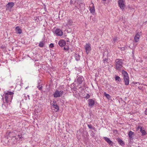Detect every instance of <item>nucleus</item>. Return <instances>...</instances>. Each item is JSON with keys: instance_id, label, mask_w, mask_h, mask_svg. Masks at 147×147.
Returning <instances> with one entry per match:
<instances>
[{"instance_id": "nucleus-1", "label": "nucleus", "mask_w": 147, "mask_h": 147, "mask_svg": "<svg viewBox=\"0 0 147 147\" xmlns=\"http://www.w3.org/2000/svg\"><path fill=\"white\" fill-rule=\"evenodd\" d=\"M13 93L11 92H9L5 95V100L7 103L11 102L13 97Z\"/></svg>"}, {"instance_id": "nucleus-2", "label": "nucleus", "mask_w": 147, "mask_h": 147, "mask_svg": "<svg viewBox=\"0 0 147 147\" xmlns=\"http://www.w3.org/2000/svg\"><path fill=\"white\" fill-rule=\"evenodd\" d=\"M116 69L118 71L121 70L123 67V61L122 59H117L115 61Z\"/></svg>"}, {"instance_id": "nucleus-3", "label": "nucleus", "mask_w": 147, "mask_h": 147, "mask_svg": "<svg viewBox=\"0 0 147 147\" xmlns=\"http://www.w3.org/2000/svg\"><path fill=\"white\" fill-rule=\"evenodd\" d=\"M119 6L122 10H123L125 7V0H118Z\"/></svg>"}, {"instance_id": "nucleus-4", "label": "nucleus", "mask_w": 147, "mask_h": 147, "mask_svg": "<svg viewBox=\"0 0 147 147\" xmlns=\"http://www.w3.org/2000/svg\"><path fill=\"white\" fill-rule=\"evenodd\" d=\"M65 23H63L64 26L66 28H68L69 25L71 26L72 25L73 22L72 20L69 18H67L66 19V21H65Z\"/></svg>"}, {"instance_id": "nucleus-5", "label": "nucleus", "mask_w": 147, "mask_h": 147, "mask_svg": "<svg viewBox=\"0 0 147 147\" xmlns=\"http://www.w3.org/2000/svg\"><path fill=\"white\" fill-rule=\"evenodd\" d=\"M63 92L62 91L57 90L53 94V96L55 98H57L61 96L63 94Z\"/></svg>"}, {"instance_id": "nucleus-6", "label": "nucleus", "mask_w": 147, "mask_h": 147, "mask_svg": "<svg viewBox=\"0 0 147 147\" xmlns=\"http://www.w3.org/2000/svg\"><path fill=\"white\" fill-rule=\"evenodd\" d=\"M141 35V32H138L136 34L134 38V41L135 42H136L139 41Z\"/></svg>"}, {"instance_id": "nucleus-7", "label": "nucleus", "mask_w": 147, "mask_h": 147, "mask_svg": "<svg viewBox=\"0 0 147 147\" xmlns=\"http://www.w3.org/2000/svg\"><path fill=\"white\" fill-rule=\"evenodd\" d=\"M54 34H55L57 36H61L63 35V32L61 30L58 28L55 30Z\"/></svg>"}, {"instance_id": "nucleus-8", "label": "nucleus", "mask_w": 147, "mask_h": 147, "mask_svg": "<svg viewBox=\"0 0 147 147\" xmlns=\"http://www.w3.org/2000/svg\"><path fill=\"white\" fill-rule=\"evenodd\" d=\"M85 49L86 50V53L88 54L91 50L90 45L89 43H87L85 46Z\"/></svg>"}, {"instance_id": "nucleus-9", "label": "nucleus", "mask_w": 147, "mask_h": 147, "mask_svg": "<svg viewBox=\"0 0 147 147\" xmlns=\"http://www.w3.org/2000/svg\"><path fill=\"white\" fill-rule=\"evenodd\" d=\"M88 106L90 107L93 106L95 103L94 100L92 99H90L88 100Z\"/></svg>"}, {"instance_id": "nucleus-10", "label": "nucleus", "mask_w": 147, "mask_h": 147, "mask_svg": "<svg viewBox=\"0 0 147 147\" xmlns=\"http://www.w3.org/2000/svg\"><path fill=\"white\" fill-rule=\"evenodd\" d=\"M58 44L60 46L62 47L66 45V42L65 40L62 39L59 41Z\"/></svg>"}, {"instance_id": "nucleus-11", "label": "nucleus", "mask_w": 147, "mask_h": 147, "mask_svg": "<svg viewBox=\"0 0 147 147\" xmlns=\"http://www.w3.org/2000/svg\"><path fill=\"white\" fill-rule=\"evenodd\" d=\"M103 138L109 145L111 146L113 145V142L109 138L107 137H103Z\"/></svg>"}, {"instance_id": "nucleus-12", "label": "nucleus", "mask_w": 147, "mask_h": 147, "mask_svg": "<svg viewBox=\"0 0 147 147\" xmlns=\"http://www.w3.org/2000/svg\"><path fill=\"white\" fill-rule=\"evenodd\" d=\"M124 81L125 84L126 85H129V77H123Z\"/></svg>"}, {"instance_id": "nucleus-13", "label": "nucleus", "mask_w": 147, "mask_h": 147, "mask_svg": "<svg viewBox=\"0 0 147 147\" xmlns=\"http://www.w3.org/2000/svg\"><path fill=\"white\" fill-rule=\"evenodd\" d=\"M91 5V7H90V11L91 13H94L95 11L94 4L92 3L90 4V5Z\"/></svg>"}, {"instance_id": "nucleus-14", "label": "nucleus", "mask_w": 147, "mask_h": 147, "mask_svg": "<svg viewBox=\"0 0 147 147\" xmlns=\"http://www.w3.org/2000/svg\"><path fill=\"white\" fill-rule=\"evenodd\" d=\"M14 5V3L13 2L8 3L6 5V7L8 9H11Z\"/></svg>"}, {"instance_id": "nucleus-15", "label": "nucleus", "mask_w": 147, "mask_h": 147, "mask_svg": "<svg viewBox=\"0 0 147 147\" xmlns=\"http://www.w3.org/2000/svg\"><path fill=\"white\" fill-rule=\"evenodd\" d=\"M73 55L76 61H78L80 60V56L79 54L74 53Z\"/></svg>"}, {"instance_id": "nucleus-16", "label": "nucleus", "mask_w": 147, "mask_h": 147, "mask_svg": "<svg viewBox=\"0 0 147 147\" xmlns=\"http://www.w3.org/2000/svg\"><path fill=\"white\" fill-rule=\"evenodd\" d=\"M82 82L83 80L82 77H78L76 80L77 84H81L82 83Z\"/></svg>"}, {"instance_id": "nucleus-17", "label": "nucleus", "mask_w": 147, "mask_h": 147, "mask_svg": "<svg viewBox=\"0 0 147 147\" xmlns=\"http://www.w3.org/2000/svg\"><path fill=\"white\" fill-rule=\"evenodd\" d=\"M52 107L54 109V110L55 112H57L58 111L59 108L57 104H53Z\"/></svg>"}, {"instance_id": "nucleus-18", "label": "nucleus", "mask_w": 147, "mask_h": 147, "mask_svg": "<svg viewBox=\"0 0 147 147\" xmlns=\"http://www.w3.org/2000/svg\"><path fill=\"white\" fill-rule=\"evenodd\" d=\"M15 30L17 32L18 34H20L22 32V30L19 26L16 27Z\"/></svg>"}, {"instance_id": "nucleus-19", "label": "nucleus", "mask_w": 147, "mask_h": 147, "mask_svg": "<svg viewBox=\"0 0 147 147\" xmlns=\"http://www.w3.org/2000/svg\"><path fill=\"white\" fill-rule=\"evenodd\" d=\"M140 131L142 133V135L143 136H145L146 134V133L144 129L142 127L140 128Z\"/></svg>"}, {"instance_id": "nucleus-20", "label": "nucleus", "mask_w": 147, "mask_h": 147, "mask_svg": "<svg viewBox=\"0 0 147 147\" xmlns=\"http://www.w3.org/2000/svg\"><path fill=\"white\" fill-rule=\"evenodd\" d=\"M134 132L131 131H130L129 132V136L130 139H132L134 135Z\"/></svg>"}, {"instance_id": "nucleus-21", "label": "nucleus", "mask_w": 147, "mask_h": 147, "mask_svg": "<svg viewBox=\"0 0 147 147\" xmlns=\"http://www.w3.org/2000/svg\"><path fill=\"white\" fill-rule=\"evenodd\" d=\"M122 73L123 76V77H128V74L127 72L124 71H122Z\"/></svg>"}, {"instance_id": "nucleus-22", "label": "nucleus", "mask_w": 147, "mask_h": 147, "mask_svg": "<svg viewBox=\"0 0 147 147\" xmlns=\"http://www.w3.org/2000/svg\"><path fill=\"white\" fill-rule=\"evenodd\" d=\"M104 95L108 99H110L111 98L109 94H107L106 92L104 93Z\"/></svg>"}, {"instance_id": "nucleus-23", "label": "nucleus", "mask_w": 147, "mask_h": 147, "mask_svg": "<svg viewBox=\"0 0 147 147\" xmlns=\"http://www.w3.org/2000/svg\"><path fill=\"white\" fill-rule=\"evenodd\" d=\"M115 78L116 81H118L119 82H120L121 81L120 78L118 76H116Z\"/></svg>"}, {"instance_id": "nucleus-24", "label": "nucleus", "mask_w": 147, "mask_h": 147, "mask_svg": "<svg viewBox=\"0 0 147 147\" xmlns=\"http://www.w3.org/2000/svg\"><path fill=\"white\" fill-rule=\"evenodd\" d=\"M16 138H17V139H18L19 140H22V136L21 135H18Z\"/></svg>"}, {"instance_id": "nucleus-25", "label": "nucleus", "mask_w": 147, "mask_h": 147, "mask_svg": "<svg viewBox=\"0 0 147 147\" xmlns=\"http://www.w3.org/2000/svg\"><path fill=\"white\" fill-rule=\"evenodd\" d=\"M44 45V43L43 42H40L39 46L40 47H43Z\"/></svg>"}, {"instance_id": "nucleus-26", "label": "nucleus", "mask_w": 147, "mask_h": 147, "mask_svg": "<svg viewBox=\"0 0 147 147\" xmlns=\"http://www.w3.org/2000/svg\"><path fill=\"white\" fill-rule=\"evenodd\" d=\"M118 142L121 145H122L124 143L123 141L121 139H119L118 140Z\"/></svg>"}, {"instance_id": "nucleus-27", "label": "nucleus", "mask_w": 147, "mask_h": 147, "mask_svg": "<svg viewBox=\"0 0 147 147\" xmlns=\"http://www.w3.org/2000/svg\"><path fill=\"white\" fill-rule=\"evenodd\" d=\"M64 46L65 47H64L63 48V49L64 50H65V51H67L69 49V47L68 46H67V45L65 46V45Z\"/></svg>"}, {"instance_id": "nucleus-28", "label": "nucleus", "mask_w": 147, "mask_h": 147, "mask_svg": "<svg viewBox=\"0 0 147 147\" xmlns=\"http://www.w3.org/2000/svg\"><path fill=\"white\" fill-rule=\"evenodd\" d=\"M27 98H28V99L30 100V96L29 95H27V96H24V99L25 100H27Z\"/></svg>"}, {"instance_id": "nucleus-29", "label": "nucleus", "mask_w": 147, "mask_h": 147, "mask_svg": "<svg viewBox=\"0 0 147 147\" xmlns=\"http://www.w3.org/2000/svg\"><path fill=\"white\" fill-rule=\"evenodd\" d=\"M90 97V95L88 94H87L86 96L85 97V98L87 99L89 98Z\"/></svg>"}, {"instance_id": "nucleus-30", "label": "nucleus", "mask_w": 147, "mask_h": 147, "mask_svg": "<svg viewBox=\"0 0 147 147\" xmlns=\"http://www.w3.org/2000/svg\"><path fill=\"white\" fill-rule=\"evenodd\" d=\"M37 87L39 90H40L42 89V86H41L40 85H38V86Z\"/></svg>"}, {"instance_id": "nucleus-31", "label": "nucleus", "mask_w": 147, "mask_h": 147, "mask_svg": "<svg viewBox=\"0 0 147 147\" xmlns=\"http://www.w3.org/2000/svg\"><path fill=\"white\" fill-rule=\"evenodd\" d=\"M88 126L90 129H91L92 128V126L91 124H88Z\"/></svg>"}, {"instance_id": "nucleus-32", "label": "nucleus", "mask_w": 147, "mask_h": 147, "mask_svg": "<svg viewBox=\"0 0 147 147\" xmlns=\"http://www.w3.org/2000/svg\"><path fill=\"white\" fill-rule=\"evenodd\" d=\"M50 48H52L54 47V45L53 43H51L49 45Z\"/></svg>"}, {"instance_id": "nucleus-33", "label": "nucleus", "mask_w": 147, "mask_h": 147, "mask_svg": "<svg viewBox=\"0 0 147 147\" xmlns=\"http://www.w3.org/2000/svg\"><path fill=\"white\" fill-rule=\"evenodd\" d=\"M144 114L147 115V109H146L144 111Z\"/></svg>"}, {"instance_id": "nucleus-34", "label": "nucleus", "mask_w": 147, "mask_h": 147, "mask_svg": "<svg viewBox=\"0 0 147 147\" xmlns=\"http://www.w3.org/2000/svg\"><path fill=\"white\" fill-rule=\"evenodd\" d=\"M117 38H113V41L114 42L117 41Z\"/></svg>"}, {"instance_id": "nucleus-35", "label": "nucleus", "mask_w": 147, "mask_h": 147, "mask_svg": "<svg viewBox=\"0 0 147 147\" xmlns=\"http://www.w3.org/2000/svg\"><path fill=\"white\" fill-rule=\"evenodd\" d=\"M141 127H140V126H138L136 128V130L137 131L139 130V129H140V128Z\"/></svg>"}, {"instance_id": "nucleus-36", "label": "nucleus", "mask_w": 147, "mask_h": 147, "mask_svg": "<svg viewBox=\"0 0 147 147\" xmlns=\"http://www.w3.org/2000/svg\"><path fill=\"white\" fill-rule=\"evenodd\" d=\"M53 104H56V101H54L53 102Z\"/></svg>"}, {"instance_id": "nucleus-37", "label": "nucleus", "mask_w": 147, "mask_h": 147, "mask_svg": "<svg viewBox=\"0 0 147 147\" xmlns=\"http://www.w3.org/2000/svg\"><path fill=\"white\" fill-rule=\"evenodd\" d=\"M121 50H124L125 48L124 47H122L121 48Z\"/></svg>"}, {"instance_id": "nucleus-38", "label": "nucleus", "mask_w": 147, "mask_h": 147, "mask_svg": "<svg viewBox=\"0 0 147 147\" xmlns=\"http://www.w3.org/2000/svg\"><path fill=\"white\" fill-rule=\"evenodd\" d=\"M102 0L105 1H106V0Z\"/></svg>"}]
</instances>
